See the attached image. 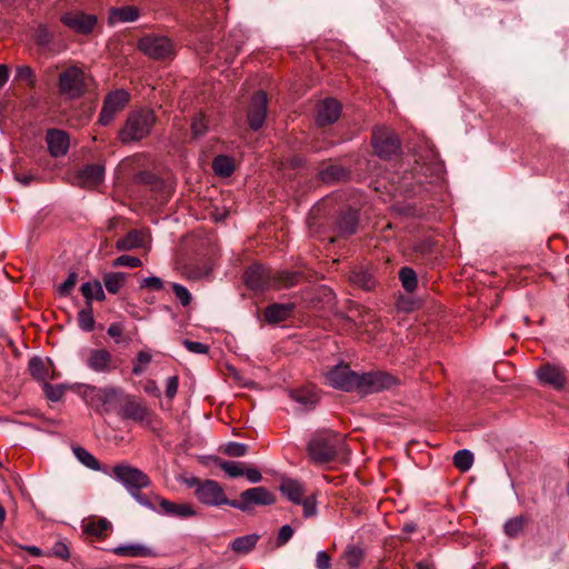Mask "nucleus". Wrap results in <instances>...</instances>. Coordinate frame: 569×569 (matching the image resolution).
Returning <instances> with one entry per match:
<instances>
[{
  "mask_svg": "<svg viewBox=\"0 0 569 569\" xmlns=\"http://www.w3.org/2000/svg\"><path fill=\"white\" fill-rule=\"evenodd\" d=\"M218 466L231 478L244 475L242 462L218 460Z\"/></svg>",
  "mask_w": 569,
  "mask_h": 569,
  "instance_id": "ea45409f",
  "label": "nucleus"
},
{
  "mask_svg": "<svg viewBox=\"0 0 569 569\" xmlns=\"http://www.w3.org/2000/svg\"><path fill=\"white\" fill-rule=\"evenodd\" d=\"M192 134L198 138L206 133L207 131V122L202 114L197 116L192 121Z\"/></svg>",
  "mask_w": 569,
  "mask_h": 569,
  "instance_id": "8fccbe9b",
  "label": "nucleus"
},
{
  "mask_svg": "<svg viewBox=\"0 0 569 569\" xmlns=\"http://www.w3.org/2000/svg\"><path fill=\"white\" fill-rule=\"evenodd\" d=\"M361 550L358 548H349V550L346 553V560L349 566L357 567L359 565V561L361 559Z\"/></svg>",
  "mask_w": 569,
  "mask_h": 569,
  "instance_id": "4d7b16f0",
  "label": "nucleus"
},
{
  "mask_svg": "<svg viewBox=\"0 0 569 569\" xmlns=\"http://www.w3.org/2000/svg\"><path fill=\"white\" fill-rule=\"evenodd\" d=\"M61 22L77 33H89L97 24V18L93 14H87L81 11L68 12L61 17Z\"/></svg>",
  "mask_w": 569,
  "mask_h": 569,
  "instance_id": "a211bd4d",
  "label": "nucleus"
},
{
  "mask_svg": "<svg viewBox=\"0 0 569 569\" xmlns=\"http://www.w3.org/2000/svg\"><path fill=\"white\" fill-rule=\"evenodd\" d=\"M276 501L274 496L264 487H254L240 493L239 500L230 502V507L248 511L252 506H269Z\"/></svg>",
  "mask_w": 569,
  "mask_h": 569,
  "instance_id": "f8f14e48",
  "label": "nucleus"
},
{
  "mask_svg": "<svg viewBox=\"0 0 569 569\" xmlns=\"http://www.w3.org/2000/svg\"><path fill=\"white\" fill-rule=\"evenodd\" d=\"M151 353L148 352V351H140L138 355H137V359H136V362L133 365V368H132V372L136 375V376H139L141 375L147 366L151 362Z\"/></svg>",
  "mask_w": 569,
  "mask_h": 569,
  "instance_id": "c03bdc74",
  "label": "nucleus"
},
{
  "mask_svg": "<svg viewBox=\"0 0 569 569\" xmlns=\"http://www.w3.org/2000/svg\"><path fill=\"white\" fill-rule=\"evenodd\" d=\"M51 40V34L46 27H39L36 31V41L39 46H47Z\"/></svg>",
  "mask_w": 569,
  "mask_h": 569,
  "instance_id": "bf43d9fd",
  "label": "nucleus"
},
{
  "mask_svg": "<svg viewBox=\"0 0 569 569\" xmlns=\"http://www.w3.org/2000/svg\"><path fill=\"white\" fill-rule=\"evenodd\" d=\"M212 169L219 177H229L234 170L233 160L227 156H218L212 162Z\"/></svg>",
  "mask_w": 569,
  "mask_h": 569,
  "instance_id": "c756f323",
  "label": "nucleus"
},
{
  "mask_svg": "<svg viewBox=\"0 0 569 569\" xmlns=\"http://www.w3.org/2000/svg\"><path fill=\"white\" fill-rule=\"evenodd\" d=\"M49 367H50L49 360L43 361L40 358H32L29 361V370H30L31 376L34 379H37L38 381H41L43 383L47 382V380L49 379V375H48Z\"/></svg>",
  "mask_w": 569,
  "mask_h": 569,
  "instance_id": "c85d7f7f",
  "label": "nucleus"
},
{
  "mask_svg": "<svg viewBox=\"0 0 569 569\" xmlns=\"http://www.w3.org/2000/svg\"><path fill=\"white\" fill-rule=\"evenodd\" d=\"M112 476L121 482L129 492L139 491L150 485V479L143 471L129 465L116 466L112 470Z\"/></svg>",
  "mask_w": 569,
  "mask_h": 569,
  "instance_id": "9d476101",
  "label": "nucleus"
},
{
  "mask_svg": "<svg viewBox=\"0 0 569 569\" xmlns=\"http://www.w3.org/2000/svg\"><path fill=\"white\" fill-rule=\"evenodd\" d=\"M78 323L79 327L87 332H90L93 330L94 327V318L93 312L91 308V303L88 302V307L84 309H81L78 313Z\"/></svg>",
  "mask_w": 569,
  "mask_h": 569,
  "instance_id": "58836bf2",
  "label": "nucleus"
},
{
  "mask_svg": "<svg viewBox=\"0 0 569 569\" xmlns=\"http://www.w3.org/2000/svg\"><path fill=\"white\" fill-rule=\"evenodd\" d=\"M246 478L251 482V483H258L262 480V476L260 473V471L256 468H247L244 469V475Z\"/></svg>",
  "mask_w": 569,
  "mask_h": 569,
  "instance_id": "0e129e2a",
  "label": "nucleus"
},
{
  "mask_svg": "<svg viewBox=\"0 0 569 569\" xmlns=\"http://www.w3.org/2000/svg\"><path fill=\"white\" fill-rule=\"evenodd\" d=\"M16 80L26 81L30 87L36 86V74L31 67L19 66L16 69Z\"/></svg>",
  "mask_w": 569,
  "mask_h": 569,
  "instance_id": "79ce46f5",
  "label": "nucleus"
},
{
  "mask_svg": "<svg viewBox=\"0 0 569 569\" xmlns=\"http://www.w3.org/2000/svg\"><path fill=\"white\" fill-rule=\"evenodd\" d=\"M536 377L541 386L562 390L568 382L566 369L557 363H543L536 370Z\"/></svg>",
  "mask_w": 569,
  "mask_h": 569,
  "instance_id": "ddd939ff",
  "label": "nucleus"
},
{
  "mask_svg": "<svg viewBox=\"0 0 569 569\" xmlns=\"http://www.w3.org/2000/svg\"><path fill=\"white\" fill-rule=\"evenodd\" d=\"M267 102L268 98L266 92L258 91L251 99L248 108V123L252 130H259L267 116Z\"/></svg>",
  "mask_w": 569,
  "mask_h": 569,
  "instance_id": "dca6fc26",
  "label": "nucleus"
},
{
  "mask_svg": "<svg viewBox=\"0 0 569 569\" xmlns=\"http://www.w3.org/2000/svg\"><path fill=\"white\" fill-rule=\"evenodd\" d=\"M104 178V167L101 164H88L77 171L72 183L87 189L96 188Z\"/></svg>",
  "mask_w": 569,
  "mask_h": 569,
  "instance_id": "f3484780",
  "label": "nucleus"
},
{
  "mask_svg": "<svg viewBox=\"0 0 569 569\" xmlns=\"http://www.w3.org/2000/svg\"><path fill=\"white\" fill-rule=\"evenodd\" d=\"M257 541V535L242 536L232 541L231 548L238 553H248L256 546Z\"/></svg>",
  "mask_w": 569,
  "mask_h": 569,
  "instance_id": "2f4dec72",
  "label": "nucleus"
},
{
  "mask_svg": "<svg viewBox=\"0 0 569 569\" xmlns=\"http://www.w3.org/2000/svg\"><path fill=\"white\" fill-rule=\"evenodd\" d=\"M179 379L177 376H171L167 380L166 395L168 398L172 399L178 391Z\"/></svg>",
  "mask_w": 569,
  "mask_h": 569,
  "instance_id": "680f3d73",
  "label": "nucleus"
},
{
  "mask_svg": "<svg viewBox=\"0 0 569 569\" xmlns=\"http://www.w3.org/2000/svg\"><path fill=\"white\" fill-rule=\"evenodd\" d=\"M144 391L152 396H160V390L153 380H148L143 387Z\"/></svg>",
  "mask_w": 569,
  "mask_h": 569,
  "instance_id": "338daca9",
  "label": "nucleus"
},
{
  "mask_svg": "<svg viewBox=\"0 0 569 569\" xmlns=\"http://www.w3.org/2000/svg\"><path fill=\"white\" fill-rule=\"evenodd\" d=\"M172 290L182 306H188L190 303L191 295L186 287L179 283H172Z\"/></svg>",
  "mask_w": 569,
  "mask_h": 569,
  "instance_id": "09e8293b",
  "label": "nucleus"
},
{
  "mask_svg": "<svg viewBox=\"0 0 569 569\" xmlns=\"http://www.w3.org/2000/svg\"><path fill=\"white\" fill-rule=\"evenodd\" d=\"M78 393L83 401L94 410H108V406L116 400L118 390L112 387L98 388L90 385H80Z\"/></svg>",
  "mask_w": 569,
  "mask_h": 569,
  "instance_id": "0eeeda50",
  "label": "nucleus"
},
{
  "mask_svg": "<svg viewBox=\"0 0 569 569\" xmlns=\"http://www.w3.org/2000/svg\"><path fill=\"white\" fill-rule=\"evenodd\" d=\"M113 551L116 555L124 557H150L154 555L151 548L140 543L119 546Z\"/></svg>",
  "mask_w": 569,
  "mask_h": 569,
  "instance_id": "a878e982",
  "label": "nucleus"
},
{
  "mask_svg": "<svg viewBox=\"0 0 569 569\" xmlns=\"http://www.w3.org/2000/svg\"><path fill=\"white\" fill-rule=\"evenodd\" d=\"M110 528V522L107 519L92 520L86 525V532L101 537Z\"/></svg>",
  "mask_w": 569,
  "mask_h": 569,
  "instance_id": "a19ab883",
  "label": "nucleus"
},
{
  "mask_svg": "<svg viewBox=\"0 0 569 569\" xmlns=\"http://www.w3.org/2000/svg\"><path fill=\"white\" fill-rule=\"evenodd\" d=\"M280 491L293 503H300L305 497V486L295 479H283L280 485Z\"/></svg>",
  "mask_w": 569,
  "mask_h": 569,
  "instance_id": "393cba45",
  "label": "nucleus"
},
{
  "mask_svg": "<svg viewBox=\"0 0 569 569\" xmlns=\"http://www.w3.org/2000/svg\"><path fill=\"white\" fill-rule=\"evenodd\" d=\"M526 522L523 516L511 518L505 522L503 531L509 538H516L522 532Z\"/></svg>",
  "mask_w": 569,
  "mask_h": 569,
  "instance_id": "72a5a7b5",
  "label": "nucleus"
},
{
  "mask_svg": "<svg viewBox=\"0 0 569 569\" xmlns=\"http://www.w3.org/2000/svg\"><path fill=\"white\" fill-rule=\"evenodd\" d=\"M295 309L293 303H273L266 308L264 319L269 323H279L287 320Z\"/></svg>",
  "mask_w": 569,
  "mask_h": 569,
  "instance_id": "b1692460",
  "label": "nucleus"
},
{
  "mask_svg": "<svg viewBox=\"0 0 569 569\" xmlns=\"http://www.w3.org/2000/svg\"><path fill=\"white\" fill-rule=\"evenodd\" d=\"M83 363L93 372L108 373L118 368L114 357L104 348H87L80 352Z\"/></svg>",
  "mask_w": 569,
  "mask_h": 569,
  "instance_id": "423d86ee",
  "label": "nucleus"
},
{
  "mask_svg": "<svg viewBox=\"0 0 569 569\" xmlns=\"http://www.w3.org/2000/svg\"><path fill=\"white\" fill-rule=\"evenodd\" d=\"M372 146L380 158L389 159L400 149L398 137L388 128H377L372 133Z\"/></svg>",
  "mask_w": 569,
  "mask_h": 569,
  "instance_id": "4468645a",
  "label": "nucleus"
},
{
  "mask_svg": "<svg viewBox=\"0 0 569 569\" xmlns=\"http://www.w3.org/2000/svg\"><path fill=\"white\" fill-rule=\"evenodd\" d=\"M138 48L154 60L170 59L174 56V46L166 36L147 34L139 40Z\"/></svg>",
  "mask_w": 569,
  "mask_h": 569,
  "instance_id": "39448f33",
  "label": "nucleus"
},
{
  "mask_svg": "<svg viewBox=\"0 0 569 569\" xmlns=\"http://www.w3.org/2000/svg\"><path fill=\"white\" fill-rule=\"evenodd\" d=\"M149 242L147 232L142 230H131L116 242L118 251H130L139 248H146Z\"/></svg>",
  "mask_w": 569,
  "mask_h": 569,
  "instance_id": "412c9836",
  "label": "nucleus"
},
{
  "mask_svg": "<svg viewBox=\"0 0 569 569\" xmlns=\"http://www.w3.org/2000/svg\"><path fill=\"white\" fill-rule=\"evenodd\" d=\"M76 282H77V274L70 273L68 276V278L66 279V281L60 284L59 292L61 295H68L71 291V289L74 287Z\"/></svg>",
  "mask_w": 569,
  "mask_h": 569,
  "instance_id": "e2e57ef3",
  "label": "nucleus"
},
{
  "mask_svg": "<svg viewBox=\"0 0 569 569\" xmlns=\"http://www.w3.org/2000/svg\"><path fill=\"white\" fill-rule=\"evenodd\" d=\"M193 493L200 503L208 507L230 506V502L233 501L228 499L222 486L211 479L203 480V483Z\"/></svg>",
  "mask_w": 569,
  "mask_h": 569,
  "instance_id": "9b49d317",
  "label": "nucleus"
},
{
  "mask_svg": "<svg viewBox=\"0 0 569 569\" xmlns=\"http://www.w3.org/2000/svg\"><path fill=\"white\" fill-rule=\"evenodd\" d=\"M81 293L88 300V302L93 299L99 301L104 299L102 284L99 281H88L82 283Z\"/></svg>",
  "mask_w": 569,
  "mask_h": 569,
  "instance_id": "7c9ffc66",
  "label": "nucleus"
},
{
  "mask_svg": "<svg viewBox=\"0 0 569 569\" xmlns=\"http://www.w3.org/2000/svg\"><path fill=\"white\" fill-rule=\"evenodd\" d=\"M139 18V11L136 7H122L112 9L109 20L116 22H133Z\"/></svg>",
  "mask_w": 569,
  "mask_h": 569,
  "instance_id": "bb28decb",
  "label": "nucleus"
},
{
  "mask_svg": "<svg viewBox=\"0 0 569 569\" xmlns=\"http://www.w3.org/2000/svg\"><path fill=\"white\" fill-rule=\"evenodd\" d=\"M154 501L158 503V512L164 516L190 518L197 515L194 508L189 503H173L158 496L154 497Z\"/></svg>",
  "mask_w": 569,
  "mask_h": 569,
  "instance_id": "6ab92c4d",
  "label": "nucleus"
},
{
  "mask_svg": "<svg viewBox=\"0 0 569 569\" xmlns=\"http://www.w3.org/2000/svg\"><path fill=\"white\" fill-rule=\"evenodd\" d=\"M299 505H302V507H303L305 517H311V516L316 515L317 508H316L315 497H312V496L303 497Z\"/></svg>",
  "mask_w": 569,
  "mask_h": 569,
  "instance_id": "603ef678",
  "label": "nucleus"
},
{
  "mask_svg": "<svg viewBox=\"0 0 569 569\" xmlns=\"http://www.w3.org/2000/svg\"><path fill=\"white\" fill-rule=\"evenodd\" d=\"M122 415L127 419L134 420L139 423H150V411L148 408L134 398H130L126 401L122 408Z\"/></svg>",
  "mask_w": 569,
  "mask_h": 569,
  "instance_id": "5701e85b",
  "label": "nucleus"
},
{
  "mask_svg": "<svg viewBox=\"0 0 569 569\" xmlns=\"http://www.w3.org/2000/svg\"><path fill=\"white\" fill-rule=\"evenodd\" d=\"M357 214L355 212H347L339 221V229L343 233H352L357 226Z\"/></svg>",
  "mask_w": 569,
  "mask_h": 569,
  "instance_id": "37998d69",
  "label": "nucleus"
},
{
  "mask_svg": "<svg viewBox=\"0 0 569 569\" xmlns=\"http://www.w3.org/2000/svg\"><path fill=\"white\" fill-rule=\"evenodd\" d=\"M399 278L406 291L413 292L417 289L418 281L413 269L409 267L401 268Z\"/></svg>",
  "mask_w": 569,
  "mask_h": 569,
  "instance_id": "f704fd0d",
  "label": "nucleus"
},
{
  "mask_svg": "<svg viewBox=\"0 0 569 569\" xmlns=\"http://www.w3.org/2000/svg\"><path fill=\"white\" fill-rule=\"evenodd\" d=\"M142 264L141 260L133 256L122 254L112 261L113 268L127 267L138 268Z\"/></svg>",
  "mask_w": 569,
  "mask_h": 569,
  "instance_id": "a18cd8bd",
  "label": "nucleus"
},
{
  "mask_svg": "<svg viewBox=\"0 0 569 569\" xmlns=\"http://www.w3.org/2000/svg\"><path fill=\"white\" fill-rule=\"evenodd\" d=\"M316 567L318 569H328L331 567V558L326 551H318L316 557Z\"/></svg>",
  "mask_w": 569,
  "mask_h": 569,
  "instance_id": "13d9d810",
  "label": "nucleus"
},
{
  "mask_svg": "<svg viewBox=\"0 0 569 569\" xmlns=\"http://www.w3.org/2000/svg\"><path fill=\"white\" fill-rule=\"evenodd\" d=\"M453 463L460 471H468L473 463V455L467 449L459 450L453 456Z\"/></svg>",
  "mask_w": 569,
  "mask_h": 569,
  "instance_id": "e433bc0d",
  "label": "nucleus"
},
{
  "mask_svg": "<svg viewBox=\"0 0 569 569\" xmlns=\"http://www.w3.org/2000/svg\"><path fill=\"white\" fill-rule=\"evenodd\" d=\"M130 493L141 506L158 512V508L154 507L146 496L141 495L139 491H131Z\"/></svg>",
  "mask_w": 569,
  "mask_h": 569,
  "instance_id": "69168bd1",
  "label": "nucleus"
},
{
  "mask_svg": "<svg viewBox=\"0 0 569 569\" xmlns=\"http://www.w3.org/2000/svg\"><path fill=\"white\" fill-rule=\"evenodd\" d=\"M126 281L123 272H109L103 276V283L110 293H117Z\"/></svg>",
  "mask_w": 569,
  "mask_h": 569,
  "instance_id": "473e14b6",
  "label": "nucleus"
},
{
  "mask_svg": "<svg viewBox=\"0 0 569 569\" xmlns=\"http://www.w3.org/2000/svg\"><path fill=\"white\" fill-rule=\"evenodd\" d=\"M51 553L58 558H61V559H69L70 557V553H69V549L67 547V545L62 541H57L52 549H51Z\"/></svg>",
  "mask_w": 569,
  "mask_h": 569,
  "instance_id": "6e6d98bb",
  "label": "nucleus"
},
{
  "mask_svg": "<svg viewBox=\"0 0 569 569\" xmlns=\"http://www.w3.org/2000/svg\"><path fill=\"white\" fill-rule=\"evenodd\" d=\"M357 380L355 391L362 395L380 392L397 385L395 377L381 371L358 373Z\"/></svg>",
  "mask_w": 569,
  "mask_h": 569,
  "instance_id": "6e6552de",
  "label": "nucleus"
},
{
  "mask_svg": "<svg viewBox=\"0 0 569 569\" xmlns=\"http://www.w3.org/2000/svg\"><path fill=\"white\" fill-rule=\"evenodd\" d=\"M297 277L298 276L293 272H273L263 266L254 264L247 269L244 273V281L250 289L264 290L267 288L295 286Z\"/></svg>",
  "mask_w": 569,
  "mask_h": 569,
  "instance_id": "f03ea898",
  "label": "nucleus"
},
{
  "mask_svg": "<svg viewBox=\"0 0 569 569\" xmlns=\"http://www.w3.org/2000/svg\"><path fill=\"white\" fill-rule=\"evenodd\" d=\"M358 373L351 371L348 365L339 363L326 373V382L332 388L343 391H355Z\"/></svg>",
  "mask_w": 569,
  "mask_h": 569,
  "instance_id": "2eb2a0df",
  "label": "nucleus"
},
{
  "mask_svg": "<svg viewBox=\"0 0 569 569\" xmlns=\"http://www.w3.org/2000/svg\"><path fill=\"white\" fill-rule=\"evenodd\" d=\"M108 335L113 338H119L122 335V328L118 323H111L108 328Z\"/></svg>",
  "mask_w": 569,
  "mask_h": 569,
  "instance_id": "774afa93",
  "label": "nucleus"
},
{
  "mask_svg": "<svg viewBox=\"0 0 569 569\" xmlns=\"http://www.w3.org/2000/svg\"><path fill=\"white\" fill-rule=\"evenodd\" d=\"M341 113V104L332 98L325 99L318 104L317 123L326 126L338 120Z\"/></svg>",
  "mask_w": 569,
  "mask_h": 569,
  "instance_id": "aec40b11",
  "label": "nucleus"
},
{
  "mask_svg": "<svg viewBox=\"0 0 569 569\" xmlns=\"http://www.w3.org/2000/svg\"><path fill=\"white\" fill-rule=\"evenodd\" d=\"M248 451V447L240 442H228L223 452L230 457H243Z\"/></svg>",
  "mask_w": 569,
  "mask_h": 569,
  "instance_id": "de8ad7c7",
  "label": "nucleus"
},
{
  "mask_svg": "<svg viewBox=\"0 0 569 569\" xmlns=\"http://www.w3.org/2000/svg\"><path fill=\"white\" fill-rule=\"evenodd\" d=\"M182 343L192 353L204 355L209 349L207 345L198 341L183 340Z\"/></svg>",
  "mask_w": 569,
  "mask_h": 569,
  "instance_id": "864d4df0",
  "label": "nucleus"
},
{
  "mask_svg": "<svg viewBox=\"0 0 569 569\" xmlns=\"http://www.w3.org/2000/svg\"><path fill=\"white\" fill-rule=\"evenodd\" d=\"M163 282L159 277H148L140 282V288H149L152 290H161Z\"/></svg>",
  "mask_w": 569,
  "mask_h": 569,
  "instance_id": "5fc2aeb1",
  "label": "nucleus"
},
{
  "mask_svg": "<svg viewBox=\"0 0 569 569\" xmlns=\"http://www.w3.org/2000/svg\"><path fill=\"white\" fill-rule=\"evenodd\" d=\"M293 536V529L289 525H284L280 528L278 533V543L280 546L286 545Z\"/></svg>",
  "mask_w": 569,
  "mask_h": 569,
  "instance_id": "052dcab7",
  "label": "nucleus"
},
{
  "mask_svg": "<svg viewBox=\"0 0 569 569\" xmlns=\"http://www.w3.org/2000/svg\"><path fill=\"white\" fill-rule=\"evenodd\" d=\"M352 282L361 286L366 290H370L373 286L370 274L367 272L355 273L351 278Z\"/></svg>",
  "mask_w": 569,
  "mask_h": 569,
  "instance_id": "3c124183",
  "label": "nucleus"
},
{
  "mask_svg": "<svg viewBox=\"0 0 569 569\" xmlns=\"http://www.w3.org/2000/svg\"><path fill=\"white\" fill-rule=\"evenodd\" d=\"M343 449L345 437L332 430L315 433L307 447L311 460L316 463H326L333 460Z\"/></svg>",
  "mask_w": 569,
  "mask_h": 569,
  "instance_id": "f257e3e1",
  "label": "nucleus"
},
{
  "mask_svg": "<svg viewBox=\"0 0 569 569\" xmlns=\"http://www.w3.org/2000/svg\"><path fill=\"white\" fill-rule=\"evenodd\" d=\"M73 453L76 456V458L82 463L86 467H88L89 469H92V470H99L100 469V463L99 461L94 458L93 455H91L88 450H86L84 448L82 447H74L73 448Z\"/></svg>",
  "mask_w": 569,
  "mask_h": 569,
  "instance_id": "c9c22d12",
  "label": "nucleus"
},
{
  "mask_svg": "<svg viewBox=\"0 0 569 569\" xmlns=\"http://www.w3.org/2000/svg\"><path fill=\"white\" fill-rule=\"evenodd\" d=\"M87 88L84 71L78 66H70L59 76V91L69 99H77Z\"/></svg>",
  "mask_w": 569,
  "mask_h": 569,
  "instance_id": "20e7f679",
  "label": "nucleus"
},
{
  "mask_svg": "<svg viewBox=\"0 0 569 569\" xmlns=\"http://www.w3.org/2000/svg\"><path fill=\"white\" fill-rule=\"evenodd\" d=\"M43 390L48 399L51 401H59L64 395V387L62 385L52 386L48 382L43 383Z\"/></svg>",
  "mask_w": 569,
  "mask_h": 569,
  "instance_id": "49530a36",
  "label": "nucleus"
},
{
  "mask_svg": "<svg viewBox=\"0 0 569 569\" xmlns=\"http://www.w3.org/2000/svg\"><path fill=\"white\" fill-rule=\"evenodd\" d=\"M346 176L345 170L336 164H329L319 172V178L323 182L330 183L336 180H340Z\"/></svg>",
  "mask_w": 569,
  "mask_h": 569,
  "instance_id": "4c0bfd02",
  "label": "nucleus"
},
{
  "mask_svg": "<svg viewBox=\"0 0 569 569\" xmlns=\"http://www.w3.org/2000/svg\"><path fill=\"white\" fill-rule=\"evenodd\" d=\"M154 120L153 112L148 109L129 113L124 126L118 134L120 141L129 143L143 139L149 134Z\"/></svg>",
  "mask_w": 569,
  "mask_h": 569,
  "instance_id": "7ed1b4c3",
  "label": "nucleus"
},
{
  "mask_svg": "<svg viewBox=\"0 0 569 569\" xmlns=\"http://www.w3.org/2000/svg\"><path fill=\"white\" fill-rule=\"evenodd\" d=\"M129 100L130 94L124 89H117L109 92L103 100L98 122L101 126L110 124L116 116L126 108Z\"/></svg>",
  "mask_w": 569,
  "mask_h": 569,
  "instance_id": "1a4fd4ad",
  "label": "nucleus"
},
{
  "mask_svg": "<svg viewBox=\"0 0 569 569\" xmlns=\"http://www.w3.org/2000/svg\"><path fill=\"white\" fill-rule=\"evenodd\" d=\"M290 397L305 409L312 408L318 402V396L312 389L293 390Z\"/></svg>",
  "mask_w": 569,
  "mask_h": 569,
  "instance_id": "cd10ccee",
  "label": "nucleus"
},
{
  "mask_svg": "<svg viewBox=\"0 0 569 569\" xmlns=\"http://www.w3.org/2000/svg\"><path fill=\"white\" fill-rule=\"evenodd\" d=\"M48 149L53 157L64 156L69 148L68 134L59 129H50L46 136Z\"/></svg>",
  "mask_w": 569,
  "mask_h": 569,
  "instance_id": "4be33fe9",
  "label": "nucleus"
}]
</instances>
